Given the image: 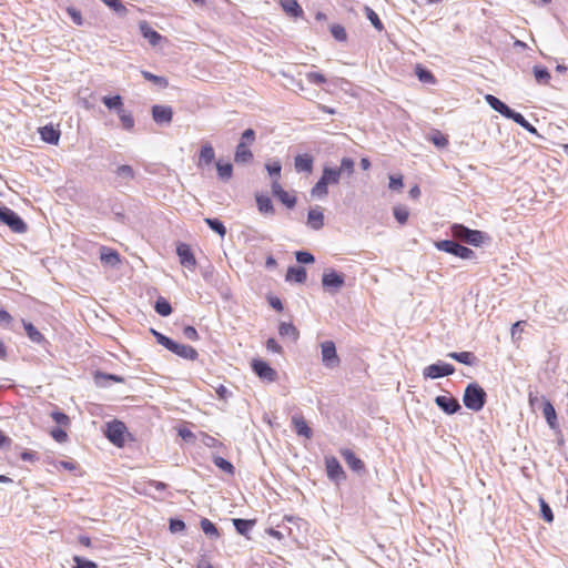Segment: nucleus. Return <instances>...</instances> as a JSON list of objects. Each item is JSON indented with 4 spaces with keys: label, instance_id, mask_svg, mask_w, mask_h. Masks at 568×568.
Masks as SVG:
<instances>
[{
    "label": "nucleus",
    "instance_id": "obj_5",
    "mask_svg": "<svg viewBox=\"0 0 568 568\" xmlns=\"http://www.w3.org/2000/svg\"><path fill=\"white\" fill-rule=\"evenodd\" d=\"M0 222L14 233H24L28 229L26 222L8 206H0Z\"/></svg>",
    "mask_w": 568,
    "mask_h": 568
},
{
    "label": "nucleus",
    "instance_id": "obj_17",
    "mask_svg": "<svg viewBox=\"0 0 568 568\" xmlns=\"http://www.w3.org/2000/svg\"><path fill=\"white\" fill-rule=\"evenodd\" d=\"M214 159L215 151L213 146L210 143H204L201 146L196 165L199 169H204L206 166H210L213 163Z\"/></svg>",
    "mask_w": 568,
    "mask_h": 568
},
{
    "label": "nucleus",
    "instance_id": "obj_36",
    "mask_svg": "<svg viewBox=\"0 0 568 568\" xmlns=\"http://www.w3.org/2000/svg\"><path fill=\"white\" fill-rule=\"evenodd\" d=\"M448 357L469 366L476 363V356L470 352H452Z\"/></svg>",
    "mask_w": 568,
    "mask_h": 568
},
{
    "label": "nucleus",
    "instance_id": "obj_20",
    "mask_svg": "<svg viewBox=\"0 0 568 568\" xmlns=\"http://www.w3.org/2000/svg\"><path fill=\"white\" fill-rule=\"evenodd\" d=\"M115 179L120 184L126 185L130 181L135 179V172L131 165L122 164L119 165L115 171Z\"/></svg>",
    "mask_w": 568,
    "mask_h": 568
},
{
    "label": "nucleus",
    "instance_id": "obj_47",
    "mask_svg": "<svg viewBox=\"0 0 568 568\" xmlns=\"http://www.w3.org/2000/svg\"><path fill=\"white\" fill-rule=\"evenodd\" d=\"M142 75L145 80H148L161 88H166L169 85V81L164 77L155 75L149 71H142Z\"/></svg>",
    "mask_w": 568,
    "mask_h": 568
},
{
    "label": "nucleus",
    "instance_id": "obj_26",
    "mask_svg": "<svg viewBox=\"0 0 568 568\" xmlns=\"http://www.w3.org/2000/svg\"><path fill=\"white\" fill-rule=\"evenodd\" d=\"M345 463L347 464V466L355 470V471H359L362 469H364V463L354 454L353 450L351 449H343L341 452Z\"/></svg>",
    "mask_w": 568,
    "mask_h": 568
},
{
    "label": "nucleus",
    "instance_id": "obj_62",
    "mask_svg": "<svg viewBox=\"0 0 568 568\" xmlns=\"http://www.w3.org/2000/svg\"><path fill=\"white\" fill-rule=\"evenodd\" d=\"M50 434L52 438L58 443H64L68 439L67 433L60 427L52 429Z\"/></svg>",
    "mask_w": 568,
    "mask_h": 568
},
{
    "label": "nucleus",
    "instance_id": "obj_16",
    "mask_svg": "<svg viewBox=\"0 0 568 568\" xmlns=\"http://www.w3.org/2000/svg\"><path fill=\"white\" fill-rule=\"evenodd\" d=\"M327 477L331 480L339 481L344 478V470L339 462L335 457H327L325 459Z\"/></svg>",
    "mask_w": 568,
    "mask_h": 568
},
{
    "label": "nucleus",
    "instance_id": "obj_57",
    "mask_svg": "<svg viewBox=\"0 0 568 568\" xmlns=\"http://www.w3.org/2000/svg\"><path fill=\"white\" fill-rule=\"evenodd\" d=\"M51 417L58 425L61 426H68L70 423L69 416L60 410H53L51 413Z\"/></svg>",
    "mask_w": 568,
    "mask_h": 568
},
{
    "label": "nucleus",
    "instance_id": "obj_33",
    "mask_svg": "<svg viewBox=\"0 0 568 568\" xmlns=\"http://www.w3.org/2000/svg\"><path fill=\"white\" fill-rule=\"evenodd\" d=\"M485 100L494 111L500 113L503 116H505L510 109L506 103L493 94H486Z\"/></svg>",
    "mask_w": 568,
    "mask_h": 568
},
{
    "label": "nucleus",
    "instance_id": "obj_9",
    "mask_svg": "<svg viewBox=\"0 0 568 568\" xmlns=\"http://www.w3.org/2000/svg\"><path fill=\"white\" fill-rule=\"evenodd\" d=\"M455 367L445 362L438 361L437 363L426 366L423 371L425 378L436 379L454 374Z\"/></svg>",
    "mask_w": 568,
    "mask_h": 568
},
{
    "label": "nucleus",
    "instance_id": "obj_21",
    "mask_svg": "<svg viewBox=\"0 0 568 568\" xmlns=\"http://www.w3.org/2000/svg\"><path fill=\"white\" fill-rule=\"evenodd\" d=\"M253 160V153L248 148V144L240 143L236 145L234 161L237 164H247Z\"/></svg>",
    "mask_w": 568,
    "mask_h": 568
},
{
    "label": "nucleus",
    "instance_id": "obj_13",
    "mask_svg": "<svg viewBox=\"0 0 568 568\" xmlns=\"http://www.w3.org/2000/svg\"><path fill=\"white\" fill-rule=\"evenodd\" d=\"M176 254L180 258L181 265L186 268L193 270L196 265V260L191 247L185 243H180L176 247Z\"/></svg>",
    "mask_w": 568,
    "mask_h": 568
},
{
    "label": "nucleus",
    "instance_id": "obj_15",
    "mask_svg": "<svg viewBox=\"0 0 568 568\" xmlns=\"http://www.w3.org/2000/svg\"><path fill=\"white\" fill-rule=\"evenodd\" d=\"M314 168V158L308 153L297 154L294 158V169L297 173L311 174Z\"/></svg>",
    "mask_w": 568,
    "mask_h": 568
},
{
    "label": "nucleus",
    "instance_id": "obj_64",
    "mask_svg": "<svg viewBox=\"0 0 568 568\" xmlns=\"http://www.w3.org/2000/svg\"><path fill=\"white\" fill-rule=\"evenodd\" d=\"M403 176L402 175H390L389 176V189L390 190H395V191H398L403 187Z\"/></svg>",
    "mask_w": 568,
    "mask_h": 568
},
{
    "label": "nucleus",
    "instance_id": "obj_18",
    "mask_svg": "<svg viewBox=\"0 0 568 568\" xmlns=\"http://www.w3.org/2000/svg\"><path fill=\"white\" fill-rule=\"evenodd\" d=\"M139 29L142 37L146 39L152 47L158 45L163 39V37L152 29L146 21H140Z\"/></svg>",
    "mask_w": 568,
    "mask_h": 568
},
{
    "label": "nucleus",
    "instance_id": "obj_29",
    "mask_svg": "<svg viewBox=\"0 0 568 568\" xmlns=\"http://www.w3.org/2000/svg\"><path fill=\"white\" fill-rule=\"evenodd\" d=\"M280 4L291 17L298 18L303 16V9L296 0H280Z\"/></svg>",
    "mask_w": 568,
    "mask_h": 568
},
{
    "label": "nucleus",
    "instance_id": "obj_24",
    "mask_svg": "<svg viewBox=\"0 0 568 568\" xmlns=\"http://www.w3.org/2000/svg\"><path fill=\"white\" fill-rule=\"evenodd\" d=\"M307 273L303 266H290L286 272L285 280L287 282L304 283L306 281Z\"/></svg>",
    "mask_w": 568,
    "mask_h": 568
},
{
    "label": "nucleus",
    "instance_id": "obj_23",
    "mask_svg": "<svg viewBox=\"0 0 568 568\" xmlns=\"http://www.w3.org/2000/svg\"><path fill=\"white\" fill-rule=\"evenodd\" d=\"M172 353L189 361H195L199 357V353L195 348L180 343H176Z\"/></svg>",
    "mask_w": 568,
    "mask_h": 568
},
{
    "label": "nucleus",
    "instance_id": "obj_58",
    "mask_svg": "<svg viewBox=\"0 0 568 568\" xmlns=\"http://www.w3.org/2000/svg\"><path fill=\"white\" fill-rule=\"evenodd\" d=\"M505 118L509 119V120H513L516 124H518L520 126L524 125L526 123V121H527L521 113L516 112L511 108L508 110V112L505 115Z\"/></svg>",
    "mask_w": 568,
    "mask_h": 568
},
{
    "label": "nucleus",
    "instance_id": "obj_27",
    "mask_svg": "<svg viewBox=\"0 0 568 568\" xmlns=\"http://www.w3.org/2000/svg\"><path fill=\"white\" fill-rule=\"evenodd\" d=\"M542 414L551 429L558 428L557 414L554 405L549 400H545L542 405Z\"/></svg>",
    "mask_w": 568,
    "mask_h": 568
},
{
    "label": "nucleus",
    "instance_id": "obj_12",
    "mask_svg": "<svg viewBox=\"0 0 568 568\" xmlns=\"http://www.w3.org/2000/svg\"><path fill=\"white\" fill-rule=\"evenodd\" d=\"M152 118L158 124H170L173 118V110L169 105L155 104L152 106Z\"/></svg>",
    "mask_w": 568,
    "mask_h": 568
},
{
    "label": "nucleus",
    "instance_id": "obj_51",
    "mask_svg": "<svg viewBox=\"0 0 568 568\" xmlns=\"http://www.w3.org/2000/svg\"><path fill=\"white\" fill-rule=\"evenodd\" d=\"M394 216L399 224H405L409 216V211L405 206H395L393 209Z\"/></svg>",
    "mask_w": 568,
    "mask_h": 568
},
{
    "label": "nucleus",
    "instance_id": "obj_28",
    "mask_svg": "<svg viewBox=\"0 0 568 568\" xmlns=\"http://www.w3.org/2000/svg\"><path fill=\"white\" fill-rule=\"evenodd\" d=\"M292 423L294 425V430L298 436H303L305 438L312 437V429L303 417L293 416Z\"/></svg>",
    "mask_w": 568,
    "mask_h": 568
},
{
    "label": "nucleus",
    "instance_id": "obj_10",
    "mask_svg": "<svg viewBox=\"0 0 568 568\" xmlns=\"http://www.w3.org/2000/svg\"><path fill=\"white\" fill-rule=\"evenodd\" d=\"M435 404L447 415L456 414L462 408L458 399L453 396L438 395L435 397Z\"/></svg>",
    "mask_w": 568,
    "mask_h": 568
},
{
    "label": "nucleus",
    "instance_id": "obj_22",
    "mask_svg": "<svg viewBox=\"0 0 568 568\" xmlns=\"http://www.w3.org/2000/svg\"><path fill=\"white\" fill-rule=\"evenodd\" d=\"M41 139L49 144H57L60 139V131L52 124L44 125L39 129Z\"/></svg>",
    "mask_w": 568,
    "mask_h": 568
},
{
    "label": "nucleus",
    "instance_id": "obj_40",
    "mask_svg": "<svg viewBox=\"0 0 568 568\" xmlns=\"http://www.w3.org/2000/svg\"><path fill=\"white\" fill-rule=\"evenodd\" d=\"M233 526L240 535L245 536L254 526V521L248 519L234 518Z\"/></svg>",
    "mask_w": 568,
    "mask_h": 568
},
{
    "label": "nucleus",
    "instance_id": "obj_49",
    "mask_svg": "<svg viewBox=\"0 0 568 568\" xmlns=\"http://www.w3.org/2000/svg\"><path fill=\"white\" fill-rule=\"evenodd\" d=\"M103 3H105L110 9H112L115 13L119 16H125L126 14V8L122 3L121 0H101Z\"/></svg>",
    "mask_w": 568,
    "mask_h": 568
},
{
    "label": "nucleus",
    "instance_id": "obj_2",
    "mask_svg": "<svg viewBox=\"0 0 568 568\" xmlns=\"http://www.w3.org/2000/svg\"><path fill=\"white\" fill-rule=\"evenodd\" d=\"M450 233L455 240L476 247L481 246L486 240H489L487 233L478 230H471L459 223H455L450 226Z\"/></svg>",
    "mask_w": 568,
    "mask_h": 568
},
{
    "label": "nucleus",
    "instance_id": "obj_1",
    "mask_svg": "<svg viewBox=\"0 0 568 568\" xmlns=\"http://www.w3.org/2000/svg\"><path fill=\"white\" fill-rule=\"evenodd\" d=\"M341 178V170H337V166L325 165L322 176L311 189V196L320 200L326 197L328 194V185H337Z\"/></svg>",
    "mask_w": 568,
    "mask_h": 568
},
{
    "label": "nucleus",
    "instance_id": "obj_8",
    "mask_svg": "<svg viewBox=\"0 0 568 568\" xmlns=\"http://www.w3.org/2000/svg\"><path fill=\"white\" fill-rule=\"evenodd\" d=\"M345 284V276L334 270L324 272L322 276L323 288L329 293L338 292Z\"/></svg>",
    "mask_w": 568,
    "mask_h": 568
},
{
    "label": "nucleus",
    "instance_id": "obj_37",
    "mask_svg": "<svg viewBox=\"0 0 568 568\" xmlns=\"http://www.w3.org/2000/svg\"><path fill=\"white\" fill-rule=\"evenodd\" d=\"M102 103L109 109V110H115L116 113L120 112V110L123 109V100L121 95L116 94L113 97H103Z\"/></svg>",
    "mask_w": 568,
    "mask_h": 568
},
{
    "label": "nucleus",
    "instance_id": "obj_35",
    "mask_svg": "<svg viewBox=\"0 0 568 568\" xmlns=\"http://www.w3.org/2000/svg\"><path fill=\"white\" fill-rule=\"evenodd\" d=\"M215 165L217 178L222 182H229L233 176V165L230 162L222 163L221 161H217Z\"/></svg>",
    "mask_w": 568,
    "mask_h": 568
},
{
    "label": "nucleus",
    "instance_id": "obj_39",
    "mask_svg": "<svg viewBox=\"0 0 568 568\" xmlns=\"http://www.w3.org/2000/svg\"><path fill=\"white\" fill-rule=\"evenodd\" d=\"M203 532L211 539H217L220 537L216 526L207 518H203L200 523Z\"/></svg>",
    "mask_w": 568,
    "mask_h": 568
},
{
    "label": "nucleus",
    "instance_id": "obj_53",
    "mask_svg": "<svg viewBox=\"0 0 568 568\" xmlns=\"http://www.w3.org/2000/svg\"><path fill=\"white\" fill-rule=\"evenodd\" d=\"M266 171L268 172L270 176L275 178L274 180L280 179L281 171H282V164L280 161H274L272 163H267L265 165Z\"/></svg>",
    "mask_w": 568,
    "mask_h": 568
},
{
    "label": "nucleus",
    "instance_id": "obj_4",
    "mask_svg": "<svg viewBox=\"0 0 568 568\" xmlns=\"http://www.w3.org/2000/svg\"><path fill=\"white\" fill-rule=\"evenodd\" d=\"M435 247L438 251L452 254L462 260H471L475 257V252L457 242V240H442L435 242Z\"/></svg>",
    "mask_w": 568,
    "mask_h": 568
},
{
    "label": "nucleus",
    "instance_id": "obj_42",
    "mask_svg": "<svg viewBox=\"0 0 568 568\" xmlns=\"http://www.w3.org/2000/svg\"><path fill=\"white\" fill-rule=\"evenodd\" d=\"M154 310L161 316H169L172 313V306L164 297H159L155 301Z\"/></svg>",
    "mask_w": 568,
    "mask_h": 568
},
{
    "label": "nucleus",
    "instance_id": "obj_31",
    "mask_svg": "<svg viewBox=\"0 0 568 568\" xmlns=\"http://www.w3.org/2000/svg\"><path fill=\"white\" fill-rule=\"evenodd\" d=\"M278 334L281 337L290 338L293 342H296L300 336L298 329L292 323L285 322L280 324Z\"/></svg>",
    "mask_w": 568,
    "mask_h": 568
},
{
    "label": "nucleus",
    "instance_id": "obj_30",
    "mask_svg": "<svg viewBox=\"0 0 568 568\" xmlns=\"http://www.w3.org/2000/svg\"><path fill=\"white\" fill-rule=\"evenodd\" d=\"M24 331L30 338L31 342L36 344H45L47 339L44 336L38 331V328L30 322L22 321Z\"/></svg>",
    "mask_w": 568,
    "mask_h": 568
},
{
    "label": "nucleus",
    "instance_id": "obj_44",
    "mask_svg": "<svg viewBox=\"0 0 568 568\" xmlns=\"http://www.w3.org/2000/svg\"><path fill=\"white\" fill-rule=\"evenodd\" d=\"M365 14H366V18L371 21V23L377 31L384 30L383 22L381 21L378 14L371 7H368V6L365 7Z\"/></svg>",
    "mask_w": 568,
    "mask_h": 568
},
{
    "label": "nucleus",
    "instance_id": "obj_63",
    "mask_svg": "<svg viewBox=\"0 0 568 568\" xmlns=\"http://www.w3.org/2000/svg\"><path fill=\"white\" fill-rule=\"evenodd\" d=\"M67 12L68 14L70 16V18L72 19V21L77 24V26H82L83 21H82V16H81V12L73 8V7H69L67 9Z\"/></svg>",
    "mask_w": 568,
    "mask_h": 568
},
{
    "label": "nucleus",
    "instance_id": "obj_41",
    "mask_svg": "<svg viewBox=\"0 0 568 568\" xmlns=\"http://www.w3.org/2000/svg\"><path fill=\"white\" fill-rule=\"evenodd\" d=\"M532 73H534L536 81L539 84H548V82L551 78L548 69L546 67H541V65H535L532 68Z\"/></svg>",
    "mask_w": 568,
    "mask_h": 568
},
{
    "label": "nucleus",
    "instance_id": "obj_55",
    "mask_svg": "<svg viewBox=\"0 0 568 568\" xmlns=\"http://www.w3.org/2000/svg\"><path fill=\"white\" fill-rule=\"evenodd\" d=\"M331 33L337 41H345L347 38L345 28L341 24H333L331 27Z\"/></svg>",
    "mask_w": 568,
    "mask_h": 568
},
{
    "label": "nucleus",
    "instance_id": "obj_45",
    "mask_svg": "<svg viewBox=\"0 0 568 568\" xmlns=\"http://www.w3.org/2000/svg\"><path fill=\"white\" fill-rule=\"evenodd\" d=\"M118 115L124 130L131 131L134 128V119L130 112L122 109L120 112H118Z\"/></svg>",
    "mask_w": 568,
    "mask_h": 568
},
{
    "label": "nucleus",
    "instance_id": "obj_50",
    "mask_svg": "<svg viewBox=\"0 0 568 568\" xmlns=\"http://www.w3.org/2000/svg\"><path fill=\"white\" fill-rule=\"evenodd\" d=\"M539 506L542 519L547 523H551L554 520V514L550 506L545 501L544 498H539Z\"/></svg>",
    "mask_w": 568,
    "mask_h": 568
},
{
    "label": "nucleus",
    "instance_id": "obj_61",
    "mask_svg": "<svg viewBox=\"0 0 568 568\" xmlns=\"http://www.w3.org/2000/svg\"><path fill=\"white\" fill-rule=\"evenodd\" d=\"M436 146L445 148L448 144L447 138L440 132L436 131L429 139Z\"/></svg>",
    "mask_w": 568,
    "mask_h": 568
},
{
    "label": "nucleus",
    "instance_id": "obj_7",
    "mask_svg": "<svg viewBox=\"0 0 568 568\" xmlns=\"http://www.w3.org/2000/svg\"><path fill=\"white\" fill-rule=\"evenodd\" d=\"M322 362L326 368H336L339 366V357L336 352L335 343L325 341L321 344Z\"/></svg>",
    "mask_w": 568,
    "mask_h": 568
},
{
    "label": "nucleus",
    "instance_id": "obj_48",
    "mask_svg": "<svg viewBox=\"0 0 568 568\" xmlns=\"http://www.w3.org/2000/svg\"><path fill=\"white\" fill-rule=\"evenodd\" d=\"M354 160L345 156L341 160V165L337 168V170H341L342 175L346 174L347 176H351L354 173Z\"/></svg>",
    "mask_w": 568,
    "mask_h": 568
},
{
    "label": "nucleus",
    "instance_id": "obj_19",
    "mask_svg": "<svg viewBox=\"0 0 568 568\" xmlns=\"http://www.w3.org/2000/svg\"><path fill=\"white\" fill-rule=\"evenodd\" d=\"M307 225L314 230L318 231L324 226V214L321 207H312L307 213Z\"/></svg>",
    "mask_w": 568,
    "mask_h": 568
},
{
    "label": "nucleus",
    "instance_id": "obj_25",
    "mask_svg": "<svg viewBox=\"0 0 568 568\" xmlns=\"http://www.w3.org/2000/svg\"><path fill=\"white\" fill-rule=\"evenodd\" d=\"M110 381L115 383H123L124 378L120 375L103 373L99 371L94 374V383L99 387H106Z\"/></svg>",
    "mask_w": 568,
    "mask_h": 568
},
{
    "label": "nucleus",
    "instance_id": "obj_11",
    "mask_svg": "<svg viewBox=\"0 0 568 568\" xmlns=\"http://www.w3.org/2000/svg\"><path fill=\"white\" fill-rule=\"evenodd\" d=\"M252 369L263 381L274 382L276 378V371L273 369L265 361L253 359Z\"/></svg>",
    "mask_w": 568,
    "mask_h": 568
},
{
    "label": "nucleus",
    "instance_id": "obj_6",
    "mask_svg": "<svg viewBox=\"0 0 568 568\" xmlns=\"http://www.w3.org/2000/svg\"><path fill=\"white\" fill-rule=\"evenodd\" d=\"M125 424L121 420L114 419L106 424L105 436L113 445L121 447L125 440Z\"/></svg>",
    "mask_w": 568,
    "mask_h": 568
},
{
    "label": "nucleus",
    "instance_id": "obj_38",
    "mask_svg": "<svg viewBox=\"0 0 568 568\" xmlns=\"http://www.w3.org/2000/svg\"><path fill=\"white\" fill-rule=\"evenodd\" d=\"M206 225L221 237H224L226 234V227L223 222L215 217H206L204 219Z\"/></svg>",
    "mask_w": 568,
    "mask_h": 568
},
{
    "label": "nucleus",
    "instance_id": "obj_3",
    "mask_svg": "<svg viewBox=\"0 0 568 568\" xmlns=\"http://www.w3.org/2000/svg\"><path fill=\"white\" fill-rule=\"evenodd\" d=\"M486 399L487 394L480 385L470 383L466 386L463 402L468 409L473 412L481 410L486 404Z\"/></svg>",
    "mask_w": 568,
    "mask_h": 568
},
{
    "label": "nucleus",
    "instance_id": "obj_34",
    "mask_svg": "<svg viewBox=\"0 0 568 568\" xmlns=\"http://www.w3.org/2000/svg\"><path fill=\"white\" fill-rule=\"evenodd\" d=\"M100 258L103 263L115 266L120 263V255L116 251L108 248L105 246L101 247Z\"/></svg>",
    "mask_w": 568,
    "mask_h": 568
},
{
    "label": "nucleus",
    "instance_id": "obj_60",
    "mask_svg": "<svg viewBox=\"0 0 568 568\" xmlns=\"http://www.w3.org/2000/svg\"><path fill=\"white\" fill-rule=\"evenodd\" d=\"M169 528L172 534L182 532L185 529V523L182 519L172 518Z\"/></svg>",
    "mask_w": 568,
    "mask_h": 568
},
{
    "label": "nucleus",
    "instance_id": "obj_32",
    "mask_svg": "<svg viewBox=\"0 0 568 568\" xmlns=\"http://www.w3.org/2000/svg\"><path fill=\"white\" fill-rule=\"evenodd\" d=\"M256 205L260 211V213L264 215H273L274 214V206L272 200L267 195H256Z\"/></svg>",
    "mask_w": 568,
    "mask_h": 568
},
{
    "label": "nucleus",
    "instance_id": "obj_54",
    "mask_svg": "<svg viewBox=\"0 0 568 568\" xmlns=\"http://www.w3.org/2000/svg\"><path fill=\"white\" fill-rule=\"evenodd\" d=\"M73 561L75 565L72 568H98V565L94 561L80 556H74Z\"/></svg>",
    "mask_w": 568,
    "mask_h": 568
},
{
    "label": "nucleus",
    "instance_id": "obj_43",
    "mask_svg": "<svg viewBox=\"0 0 568 568\" xmlns=\"http://www.w3.org/2000/svg\"><path fill=\"white\" fill-rule=\"evenodd\" d=\"M213 464L229 475H233L235 471V468L232 465V463L221 456L213 457Z\"/></svg>",
    "mask_w": 568,
    "mask_h": 568
},
{
    "label": "nucleus",
    "instance_id": "obj_52",
    "mask_svg": "<svg viewBox=\"0 0 568 568\" xmlns=\"http://www.w3.org/2000/svg\"><path fill=\"white\" fill-rule=\"evenodd\" d=\"M200 440L201 443L206 446V447H210V448H215V447H221L222 446V443L219 442L215 437L206 434V433H200Z\"/></svg>",
    "mask_w": 568,
    "mask_h": 568
},
{
    "label": "nucleus",
    "instance_id": "obj_56",
    "mask_svg": "<svg viewBox=\"0 0 568 568\" xmlns=\"http://www.w3.org/2000/svg\"><path fill=\"white\" fill-rule=\"evenodd\" d=\"M295 258L301 264H310L315 261L314 255L307 251H297L295 253Z\"/></svg>",
    "mask_w": 568,
    "mask_h": 568
},
{
    "label": "nucleus",
    "instance_id": "obj_46",
    "mask_svg": "<svg viewBox=\"0 0 568 568\" xmlns=\"http://www.w3.org/2000/svg\"><path fill=\"white\" fill-rule=\"evenodd\" d=\"M416 75H417L418 80L424 83L434 84L436 81L433 73L429 70H427L420 65L416 67Z\"/></svg>",
    "mask_w": 568,
    "mask_h": 568
},
{
    "label": "nucleus",
    "instance_id": "obj_59",
    "mask_svg": "<svg viewBox=\"0 0 568 568\" xmlns=\"http://www.w3.org/2000/svg\"><path fill=\"white\" fill-rule=\"evenodd\" d=\"M306 79L311 84L321 85L326 82L325 77L320 72H308Z\"/></svg>",
    "mask_w": 568,
    "mask_h": 568
},
{
    "label": "nucleus",
    "instance_id": "obj_14",
    "mask_svg": "<svg viewBox=\"0 0 568 568\" xmlns=\"http://www.w3.org/2000/svg\"><path fill=\"white\" fill-rule=\"evenodd\" d=\"M272 193L288 209H293L295 206L296 196L286 192L277 180H273L272 182Z\"/></svg>",
    "mask_w": 568,
    "mask_h": 568
}]
</instances>
